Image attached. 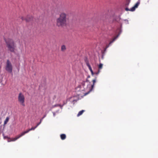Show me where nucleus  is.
Returning <instances> with one entry per match:
<instances>
[{"label": "nucleus", "mask_w": 158, "mask_h": 158, "mask_svg": "<svg viewBox=\"0 0 158 158\" xmlns=\"http://www.w3.org/2000/svg\"><path fill=\"white\" fill-rule=\"evenodd\" d=\"M53 116L54 117H55V115H56L55 113V112H53Z\"/></svg>", "instance_id": "obj_27"}, {"label": "nucleus", "mask_w": 158, "mask_h": 158, "mask_svg": "<svg viewBox=\"0 0 158 158\" xmlns=\"http://www.w3.org/2000/svg\"><path fill=\"white\" fill-rule=\"evenodd\" d=\"M24 135L23 134V132H22L20 134H19L17 136H16L15 137L12 138V140H8V142H10L11 141H14L17 140L18 139L20 138L22 136Z\"/></svg>", "instance_id": "obj_7"}, {"label": "nucleus", "mask_w": 158, "mask_h": 158, "mask_svg": "<svg viewBox=\"0 0 158 158\" xmlns=\"http://www.w3.org/2000/svg\"><path fill=\"white\" fill-rule=\"evenodd\" d=\"M60 136L61 139L62 140H64L66 138V135L64 134H61Z\"/></svg>", "instance_id": "obj_12"}, {"label": "nucleus", "mask_w": 158, "mask_h": 158, "mask_svg": "<svg viewBox=\"0 0 158 158\" xmlns=\"http://www.w3.org/2000/svg\"><path fill=\"white\" fill-rule=\"evenodd\" d=\"M38 126H37V125L35 127H32L31 129H30L28 130H27L25 131H24L23 132V134L24 135L27 133H28L30 131H31V130H34Z\"/></svg>", "instance_id": "obj_8"}, {"label": "nucleus", "mask_w": 158, "mask_h": 158, "mask_svg": "<svg viewBox=\"0 0 158 158\" xmlns=\"http://www.w3.org/2000/svg\"><path fill=\"white\" fill-rule=\"evenodd\" d=\"M85 81V82H89V81L88 80V79L87 78L86 80V81Z\"/></svg>", "instance_id": "obj_28"}, {"label": "nucleus", "mask_w": 158, "mask_h": 158, "mask_svg": "<svg viewBox=\"0 0 158 158\" xmlns=\"http://www.w3.org/2000/svg\"><path fill=\"white\" fill-rule=\"evenodd\" d=\"M90 77V76H88L87 77V78H89Z\"/></svg>", "instance_id": "obj_29"}, {"label": "nucleus", "mask_w": 158, "mask_h": 158, "mask_svg": "<svg viewBox=\"0 0 158 158\" xmlns=\"http://www.w3.org/2000/svg\"><path fill=\"white\" fill-rule=\"evenodd\" d=\"M25 99L24 95L22 93H19L18 96V101L20 104L23 106H25Z\"/></svg>", "instance_id": "obj_4"}, {"label": "nucleus", "mask_w": 158, "mask_h": 158, "mask_svg": "<svg viewBox=\"0 0 158 158\" xmlns=\"http://www.w3.org/2000/svg\"><path fill=\"white\" fill-rule=\"evenodd\" d=\"M46 115L45 114L44 115V117L41 118L40 119V121L39 123H38L37 124V126H38L41 123L43 119H44V118L46 116Z\"/></svg>", "instance_id": "obj_16"}, {"label": "nucleus", "mask_w": 158, "mask_h": 158, "mask_svg": "<svg viewBox=\"0 0 158 158\" xmlns=\"http://www.w3.org/2000/svg\"><path fill=\"white\" fill-rule=\"evenodd\" d=\"M92 81L93 82V84L92 85H91L90 84H89L87 85V88L89 90V92L91 91L93 89L95 83L96 82V78L94 79Z\"/></svg>", "instance_id": "obj_6"}, {"label": "nucleus", "mask_w": 158, "mask_h": 158, "mask_svg": "<svg viewBox=\"0 0 158 158\" xmlns=\"http://www.w3.org/2000/svg\"><path fill=\"white\" fill-rule=\"evenodd\" d=\"M119 35H118L116 36L113 39V40L111 41L108 45L107 46V47H106V48H108L111 44L118 37V36H119Z\"/></svg>", "instance_id": "obj_9"}, {"label": "nucleus", "mask_w": 158, "mask_h": 158, "mask_svg": "<svg viewBox=\"0 0 158 158\" xmlns=\"http://www.w3.org/2000/svg\"><path fill=\"white\" fill-rule=\"evenodd\" d=\"M91 74L92 75H94L95 74V72H93V71H91Z\"/></svg>", "instance_id": "obj_25"}, {"label": "nucleus", "mask_w": 158, "mask_h": 158, "mask_svg": "<svg viewBox=\"0 0 158 158\" xmlns=\"http://www.w3.org/2000/svg\"><path fill=\"white\" fill-rule=\"evenodd\" d=\"M85 111V110H82L80 111L78 114H77V117H78L80 116V115H81Z\"/></svg>", "instance_id": "obj_14"}, {"label": "nucleus", "mask_w": 158, "mask_h": 158, "mask_svg": "<svg viewBox=\"0 0 158 158\" xmlns=\"http://www.w3.org/2000/svg\"><path fill=\"white\" fill-rule=\"evenodd\" d=\"M21 19H22V20H25L27 21V19H24V17H21Z\"/></svg>", "instance_id": "obj_24"}, {"label": "nucleus", "mask_w": 158, "mask_h": 158, "mask_svg": "<svg viewBox=\"0 0 158 158\" xmlns=\"http://www.w3.org/2000/svg\"><path fill=\"white\" fill-rule=\"evenodd\" d=\"M58 106H59V104H56V105L52 106V108H53L56 107Z\"/></svg>", "instance_id": "obj_21"}, {"label": "nucleus", "mask_w": 158, "mask_h": 158, "mask_svg": "<svg viewBox=\"0 0 158 158\" xmlns=\"http://www.w3.org/2000/svg\"><path fill=\"white\" fill-rule=\"evenodd\" d=\"M10 118L9 117H7L6 118L5 120L4 121V126H5L6 125L7 122H8Z\"/></svg>", "instance_id": "obj_11"}, {"label": "nucleus", "mask_w": 158, "mask_h": 158, "mask_svg": "<svg viewBox=\"0 0 158 158\" xmlns=\"http://www.w3.org/2000/svg\"><path fill=\"white\" fill-rule=\"evenodd\" d=\"M85 63H86L87 66L88 67L89 69V70L90 71V72L93 71L92 69L91 66L89 64V63L88 61L87 60H86Z\"/></svg>", "instance_id": "obj_10"}, {"label": "nucleus", "mask_w": 158, "mask_h": 158, "mask_svg": "<svg viewBox=\"0 0 158 158\" xmlns=\"http://www.w3.org/2000/svg\"><path fill=\"white\" fill-rule=\"evenodd\" d=\"M103 64L100 63L98 65V68L99 69H101L102 68Z\"/></svg>", "instance_id": "obj_19"}, {"label": "nucleus", "mask_w": 158, "mask_h": 158, "mask_svg": "<svg viewBox=\"0 0 158 158\" xmlns=\"http://www.w3.org/2000/svg\"><path fill=\"white\" fill-rule=\"evenodd\" d=\"M135 8H136L134 6L130 9V11H133L135 10Z\"/></svg>", "instance_id": "obj_17"}, {"label": "nucleus", "mask_w": 158, "mask_h": 158, "mask_svg": "<svg viewBox=\"0 0 158 158\" xmlns=\"http://www.w3.org/2000/svg\"><path fill=\"white\" fill-rule=\"evenodd\" d=\"M67 103V101H63V105H64L66 104Z\"/></svg>", "instance_id": "obj_22"}, {"label": "nucleus", "mask_w": 158, "mask_h": 158, "mask_svg": "<svg viewBox=\"0 0 158 158\" xmlns=\"http://www.w3.org/2000/svg\"><path fill=\"white\" fill-rule=\"evenodd\" d=\"M5 42L8 50L11 52H15L16 45L14 41L11 39L6 40Z\"/></svg>", "instance_id": "obj_3"}, {"label": "nucleus", "mask_w": 158, "mask_h": 158, "mask_svg": "<svg viewBox=\"0 0 158 158\" xmlns=\"http://www.w3.org/2000/svg\"><path fill=\"white\" fill-rule=\"evenodd\" d=\"M125 20V21H127V23H128V20Z\"/></svg>", "instance_id": "obj_30"}, {"label": "nucleus", "mask_w": 158, "mask_h": 158, "mask_svg": "<svg viewBox=\"0 0 158 158\" xmlns=\"http://www.w3.org/2000/svg\"><path fill=\"white\" fill-rule=\"evenodd\" d=\"M85 85V81H83L76 88V92L78 95L85 96L90 92L87 87L86 88L84 87Z\"/></svg>", "instance_id": "obj_2"}, {"label": "nucleus", "mask_w": 158, "mask_h": 158, "mask_svg": "<svg viewBox=\"0 0 158 158\" xmlns=\"http://www.w3.org/2000/svg\"><path fill=\"white\" fill-rule=\"evenodd\" d=\"M6 70L9 73H11L12 72V65L11 62L8 60H7L6 61Z\"/></svg>", "instance_id": "obj_5"}, {"label": "nucleus", "mask_w": 158, "mask_h": 158, "mask_svg": "<svg viewBox=\"0 0 158 158\" xmlns=\"http://www.w3.org/2000/svg\"><path fill=\"white\" fill-rule=\"evenodd\" d=\"M66 49V47L64 45H63L61 46V50L62 52H64Z\"/></svg>", "instance_id": "obj_13"}, {"label": "nucleus", "mask_w": 158, "mask_h": 158, "mask_svg": "<svg viewBox=\"0 0 158 158\" xmlns=\"http://www.w3.org/2000/svg\"><path fill=\"white\" fill-rule=\"evenodd\" d=\"M3 135V138L4 139H7V141L8 140H9L10 138H8V137L7 136H6L4 135V134Z\"/></svg>", "instance_id": "obj_18"}, {"label": "nucleus", "mask_w": 158, "mask_h": 158, "mask_svg": "<svg viewBox=\"0 0 158 158\" xmlns=\"http://www.w3.org/2000/svg\"><path fill=\"white\" fill-rule=\"evenodd\" d=\"M140 3V0H138V2H136V3L135 4V6H134L136 8H137L138 6L139 5Z\"/></svg>", "instance_id": "obj_15"}, {"label": "nucleus", "mask_w": 158, "mask_h": 158, "mask_svg": "<svg viewBox=\"0 0 158 158\" xmlns=\"http://www.w3.org/2000/svg\"><path fill=\"white\" fill-rule=\"evenodd\" d=\"M67 15L65 12L61 13L56 20V24L59 27L66 26L67 25Z\"/></svg>", "instance_id": "obj_1"}, {"label": "nucleus", "mask_w": 158, "mask_h": 158, "mask_svg": "<svg viewBox=\"0 0 158 158\" xmlns=\"http://www.w3.org/2000/svg\"><path fill=\"white\" fill-rule=\"evenodd\" d=\"M100 72V70H98V71L96 72H95V74H96V75H98V74Z\"/></svg>", "instance_id": "obj_20"}, {"label": "nucleus", "mask_w": 158, "mask_h": 158, "mask_svg": "<svg viewBox=\"0 0 158 158\" xmlns=\"http://www.w3.org/2000/svg\"><path fill=\"white\" fill-rule=\"evenodd\" d=\"M125 10L126 11H130V9L127 8H125Z\"/></svg>", "instance_id": "obj_26"}, {"label": "nucleus", "mask_w": 158, "mask_h": 158, "mask_svg": "<svg viewBox=\"0 0 158 158\" xmlns=\"http://www.w3.org/2000/svg\"><path fill=\"white\" fill-rule=\"evenodd\" d=\"M63 106H64V105H63V104L62 105H60V104H59V106H60V108H61V109H62V107Z\"/></svg>", "instance_id": "obj_23"}]
</instances>
